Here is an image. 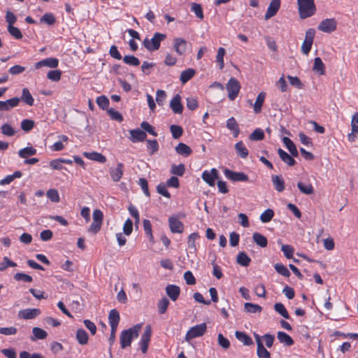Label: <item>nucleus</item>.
Instances as JSON below:
<instances>
[{
    "label": "nucleus",
    "instance_id": "nucleus-1",
    "mask_svg": "<svg viewBox=\"0 0 358 358\" xmlns=\"http://www.w3.org/2000/svg\"><path fill=\"white\" fill-rule=\"evenodd\" d=\"M299 13L301 19L313 16L316 12L314 0H297Z\"/></svg>",
    "mask_w": 358,
    "mask_h": 358
},
{
    "label": "nucleus",
    "instance_id": "nucleus-2",
    "mask_svg": "<svg viewBox=\"0 0 358 358\" xmlns=\"http://www.w3.org/2000/svg\"><path fill=\"white\" fill-rule=\"evenodd\" d=\"M166 37V34L156 32L151 39L145 38L143 43L148 50L155 51L159 48L161 42L164 41Z\"/></svg>",
    "mask_w": 358,
    "mask_h": 358
},
{
    "label": "nucleus",
    "instance_id": "nucleus-3",
    "mask_svg": "<svg viewBox=\"0 0 358 358\" xmlns=\"http://www.w3.org/2000/svg\"><path fill=\"white\" fill-rule=\"evenodd\" d=\"M241 88L239 81L235 78H231L226 85V89L228 92V97L231 101H234L238 95Z\"/></svg>",
    "mask_w": 358,
    "mask_h": 358
},
{
    "label": "nucleus",
    "instance_id": "nucleus-4",
    "mask_svg": "<svg viewBox=\"0 0 358 358\" xmlns=\"http://www.w3.org/2000/svg\"><path fill=\"white\" fill-rule=\"evenodd\" d=\"M315 30L313 28L308 29L306 31L305 39L301 45V50L303 55H308L311 50Z\"/></svg>",
    "mask_w": 358,
    "mask_h": 358
},
{
    "label": "nucleus",
    "instance_id": "nucleus-5",
    "mask_svg": "<svg viewBox=\"0 0 358 358\" xmlns=\"http://www.w3.org/2000/svg\"><path fill=\"white\" fill-rule=\"evenodd\" d=\"M337 28V22L335 18H327L322 20L317 29L325 33H331Z\"/></svg>",
    "mask_w": 358,
    "mask_h": 358
},
{
    "label": "nucleus",
    "instance_id": "nucleus-6",
    "mask_svg": "<svg viewBox=\"0 0 358 358\" xmlns=\"http://www.w3.org/2000/svg\"><path fill=\"white\" fill-rule=\"evenodd\" d=\"M120 314L119 312L116 309H112L109 312L108 315V321L110 325V336H115L118 324L120 322Z\"/></svg>",
    "mask_w": 358,
    "mask_h": 358
},
{
    "label": "nucleus",
    "instance_id": "nucleus-7",
    "mask_svg": "<svg viewBox=\"0 0 358 358\" xmlns=\"http://www.w3.org/2000/svg\"><path fill=\"white\" fill-rule=\"evenodd\" d=\"M201 178L209 186L213 187L215 180L218 178V171L215 168L210 171L206 170L202 173Z\"/></svg>",
    "mask_w": 358,
    "mask_h": 358
},
{
    "label": "nucleus",
    "instance_id": "nucleus-8",
    "mask_svg": "<svg viewBox=\"0 0 358 358\" xmlns=\"http://www.w3.org/2000/svg\"><path fill=\"white\" fill-rule=\"evenodd\" d=\"M224 173L228 179L234 182H245L248 180V176L243 172H235L227 169L224 170Z\"/></svg>",
    "mask_w": 358,
    "mask_h": 358
},
{
    "label": "nucleus",
    "instance_id": "nucleus-9",
    "mask_svg": "<svg viewBox=\"0 0 358 358\" xmlns=\"http://www.w3.org/2000/svg\"><path fill=\"white\" fill-rule=\"evenodd\" d=\"M187 42L182 38H175L173 42V50L178 55H185L187 51Z\"/></svg>",
    "mask_w": 358,
    "mask_h": 358
},
{
    "label": "nucleus",
    "instance_id": "nucleus-10",
    "mask_svg": "<svg viewBox=\"0 0 358 358\" xmlns=\"http://www.w3.org/2000/svg\"><path fill=\"white\" fill-rule=\"evenodd\" d=\"M124 165L122 162H118L115 168H110L109 173L113 182H119L124 174Z\"/></svg>",
    "mask_w": 358,
    "mask_h": 358
},
{
    "label": "nucleus",
    "instance_id": "nucleus-11",
    "mask_svg": "<svg viewBox=\"0 0 358 358\" xmlns=\"http://www.w3.org/2000/svg\"><path fill=\"white\" fill-rule=\"evenodd\" d=\"M41 313L39 308H26L18 312V317L24 320H32Z\"/></svg>",
    "mask_w": 358,
    "mask_h": 358
},
{
    "label": "nucleus",
    "instance_id": "nucleus-12",
    "mask_svg": "<svg viewBox=\"0 0 358 358\" xmlns=\"http://www.w3.org/2000/svg\"><path fill=\"white\" fill-rule=\"evenodd\" d=\"M59 65V59L55 57H48L42 59L34 64L36 69H40L42 67L47 66L51 69H55Z\"/></svg>",
    "mask_w": 358,
    "mask_h": 358
},
{
    "label": "nucleus",
    "instance_id": "nucleus-13",
    "mask_svg": "<svg viewBox=\"0 0 358 358\" xmlns=\"http://www.w3.org/2000/svg\"><path fill=\"white\" fill-rule=\"evenodd\" d=\"M169 225L172 233L182 234L184 231V224L177 217L171 216L169 218Z\"/></svg>",
    "mask_w": 358,
    "mask_h": 358
},
{
    "label": "nucleus",
    "instance_id": "nucleus-14",
    "mask_svg": "<svg viewBox=\"0 0 358 358\" xmlns=\"http://www.w3.org/2000/svg\"><path fill=\"white\" fill-rule=\"evenodd\" d=\"M280 0H271L264 15L265 20H268L275 16L280 8Z\"/></svg>",
    "mask_w": 358,
    "mask_h": 358
},
{
    "label": "nucleus",
    "instance_id": "nucleus-15",
    "mask_svg": "<svg viewBox=\"0 0 358 358\" xmlns=\"http://www.w3.org/2000/svg\"><path fill=\"white\" fill-rule=\"evenodd\" d=\"M20 99L18 97H13L6 101H0V111H8L11 108L17 107Z\"/></svg>",
    "mask_w": 358,
    "mask_h": 358
},
{
    "label": "nucleus",
    "instance_id": "nucleus-16",
    "mask_svg": "<svg viewBox=\"0 0 358 358\" xmlns=\"http://www.w3.org/2000/svg\"><path fill=\"white\" fill-rule=\"evenodd\" d=\"M170 108L176 114H181L183 111V106L181 103L180 94H176L170 101Z\"/></svg>",
    "mask_w": 358,
    "mask_h": 358
},
{
    "label": "nucleus",
    "instance_id": "nucleus-17",
    "mask_svg": "<svg viewBox=\"0 0 358 358\" xmlns=\"http://www.w3.org/2000/svg\"><path fill=\"white\" fill-rule=\"evenodd\" d=\"M129 132L131 135L130 140L133 143L143 142L147 138L145 131L139 129L130 130Z\"/></svg>",
    "mask_w": 358,
    "mask_h": 358
},
{
    "label": "nucleus",
    "instance_id": "nucleus-18",
    "mask_svg": "<svg viewBox=\"0 0 358 358\" xmlns=\"http://www.w3.org/2000/svg\"><path fill=\"white\" fill-rule=\"evenodd\" d=\"M165 289L166 294L173 301H176L178 299L180 294V288L178 285H168Z\"/></svg>",
    "mask_w": 358,
    "mask_h": 358
},
{
    "label": "nucleus",
    "instance_id": "nucleus-19",
    "mask_svg": "<svg viewBox=\"0 0 358 358\" xmlns=\"http://www.w3.org/2000/svg\"><path fill=\"white\" fill-rule=\"evenodd\" d=\"M257 350V354L259 358H271L269 352L264 348L262 337H255Z\"/></svg>",
    "mask_w": 358,
    "mask_h": 358
},
{
    "label": "nucleus",
    "instance_id": "nucleus-20",
    "mask_svg": "<svg viewBox=\"0 0 358 358\" xmlns=\"http://www.w3.org/2000/svg\"><path fill=\"white\" fill-rule=\"evenodd\" d=\"M206 331V323H201L192 327L185 336H203Z\"/></svg>",
    "mask_w": 358,
    "mask_h": 358
},
{
    "label": "nucleus",
    "instance_id": "nucleus-21",
    "mask_svg": "<svg viewBox=\"0 0 358 358\" xmlns=\"http://www.w3.org/2000/svg\"><path fill=\"white\" fill-rule=\"evenodd\" d=\"M266 92H261L257 96L256 100L253 104V110L255 113L259 114L262 111V108L263 106L265 98H266Z\"/></svg>",
    "mask_w": 358,
    "mask_h": 358
},
{
    "label": "nucleus",
    "instance_id": "nucleus-22",
    "mask_svg": "<svg viewBox=\"0 0 358 358\" xmlns=\"http://www.w3.org/2000/svg\"><path fill=\"white\" fill-rule=\"evenodd\" d=\"M278 153L282 161H283L288 166H293L296 164V161L294 159V157H293L291 154L289 155L282 148H278Z\"/></svg>",
    "mask_w": 358,
    "mask_h": 358
},
{
    "label": "nucleus",
    "instance_id": "nucleus-23",
    "mask_svg": "<svg viewBox=\"0 0 358 358\" xmlns=\"http://www.w3.org/2000/svg\"><path fill=\"white\" fill-rule=\"evenodd\" d=\"M271 180L275 189L278 192H282L285 189V181L282 176H272Z\"/></svg>",
    "mask_w": 358,
    "mask_h": 358
},
{
    "label": "nucleus",
    "instance_id": "nucleus-24",
    "mask_svg": "<svg viewBox=\"0 0 358 358\" xmlns=\"http://www.w3.org/2000/svg\"><path fill=\"white\" fill-rule=\"evenodd\" d=\"M83 155L92 161L98 162L100 163H105L106 162V157L101 153L96 152H84Z\"/></svg>",
    "mask_w": 358,
    "mask_h": 358
},
{
    "label": "nucleus",
    "instance_id": "nucleus-25",
    "mask_svg": "<svg viewBox=\"0 0 358 358\" xmlns=\"http://www.w3.org/2000/svg\"><path fill=\"white\" fill-rule=\"evenodd\" d=\"M176 152L183 157H188L192 153V150L187 145L179 143L176 147Z\"/></svg>",
    "mask_w": 358,
    "mask_h": 358
},
{
    "label": "nucleus",
    "instance_id": "nucleus-26",
    "mask_svg": "<svg viewBox=\"0 0 358 358\" xmlns=\"http://www.w3.org/2000/svg\"><path fill=\"white\" fill-rule=\"evenodd\" d=\"M282 142L293 157H298L299 152L293 141L288 137H284Z\"/></svg>",
    "mask_w": 358,
    "mask_h": 358
},
{
    "label": "nucleus",
    "instance_id": "nucleus-27",
    "mask_svg": "<svg viewBox=\"0 0 358 358\" xmlns=\"http://www.w3.org/2000/svg\"><path fill=\"white\" fill-rule=\"evenodd\" d=\"M254 242L261 248H266L268 245V240L266 236L260 233L255 232L252 235Z\"/></svg>",
    "mask_w": 358,
    "mask_h": 358
},
{
    "label": "nucleus",
    "instance_id": "nucleus-28",
    "mask_svg": "<svg viewBox=\"0 0 358 358\" xmlns=\"http://www.w3.org/2000/svg\"><path fill=\"white\" fill-rule=\"evenodd\" d=\"M20 99L29 106H33L34 103V99L27 88H24L22 90V96Z\"/></svg>",
    "mask_w": 358,
    "mask_h": 358
},
{
    "label": "nucleus",
    "instance_id": "nucleus-29",
    "mask_svg": "<svg viewBox=\"0 0 358 358\" xmlns=\"http://www.w3.org/2000/svg\"><path fill=\"white\" fill-rule=\"evenodd\" d=\"M227 127L233 131V136L237 137L239 134V127L236 119L233 117H230L227 121Z\"/></svg>",
    "mask_w": 358,
    "mask_h": 358
},
{
    "label": "nucleus",
    "instance_id": "nucleus-30",
    "mask_svg": "<svg viewBox=\"0 0 358 358\" xmlns=\"http://www.w3.org/2000/svg\"><path fill=\"white\" fill-rule=\"evenodd\" d=\"M36 149L32 146H29L20 149L18 151V155L20 158L27 159L30 156L36 155Z\"/></svg>",
    "mask_w": 358,
    "mask_h": 358
},
{
    "label": "nucleus",
    "instance_id": "nucleus-31",
    "mask_svg": "<svg viewBox=\"0 0 358 358\" xmlns=\"http://www.w3.org/2000/svg\"><path fill=\"white\" fill-rule=\"evenodd\" d=\"M143 325V323L137 324L128 329L122 331L120 336H138Z\"/></svg>",
    "mask_w": 358,
    "mask_h": 358
},
{
    "label": "nucleus",
    "instance_id": "nucleus-32",
    "mask_svg": "<svg viewBox=\"0 0 358 358\" xmlns=\"http://www.w3.org/2000/svg\"><path fill=\"white\" fill-rule=\"evenodd\" d=\"M196 71L193 69H188L181 72L180 80L182 84L187 83L191 78L194 77Z\"/></svg>",
    "mask_w": 358,
    "mask_h": 358
},
{
    "label": "nucleus",
    "instance_id": "nucleus-33",
    "mask_svg": "<svg viewBox=\"0 0 358 358\" xmlns=\"http://www.w3.org/2000/svg\"><path fill=\"white\" fill-rule=\"evenodd\" d=\"M236 262L243 266H248L251 262V259L245 252H241L238 254Z\"/></svg>",
    "mask_w": 358,
    "mask_h": 358
},
{
    "label": "nucleus",
    "instance_id": "nucleus-34",
    "mask_svg": "<svg viewBox=\"0 0 358 358\" xmlns=\"http://www.w3.org/2000/svg\"><path fill=\"white\" fill-rule=\"evenodd\" d=\"M313 69L320 75H324L325 73V66L320 57L315 58Z\"/></svg>",
    "mask_w": 358,
    "mask_h": 358
},
{
    "label": "nucleus",
    "instance_id": "nucleus-35",
    "mask_svg": "<svg viewBox=\"0 0 358 358\" xmlns=\"http://www.w3.org/2000/svg\"><path fill=\"white\" fill-rule=\"evenodd\" d=\"M297 187L301 193L306 195L311 194L314 192L313 186L310 183L304 184L302 182H298Z\"/></svg>",
    "mask_w": 358,
    "mask_h": 358
},
{
    "label": "nucleus",
    "instance_id": "nucleus-36",
    "mask_svg": "<svg viewBox=\"0 0 358 358\" xmlns=\"http://www.w3.org/2000/svg\"><path fill=\"white\" fill-rule=\"evenodd\" d=\"M235 149H236L238 155L241 158L244 159L248 156V154H249L248 150L242 141H239L235 144Z\"/></svg>",
    "mask_w": 358,
    "mask_h": 358
},
{
    "label": "nucleus",
    "instance_id": "nucleus-37",
    "mask_svg": "<svg viewBox=\"0 0 358 358\" xmlns=\"http://www.w3.org/2000/svg\"><path fill=\"white\" fill-rule=\"evenodd\" d=\"M143 224L145 234L148 237L150 242L154 243V236L152 234V224L150 221L148 220H144Z\"/></svg>",
    "mask_w": 358,
    "mask_h": 358
},
{
    "label": "nucleus",
    "instance_id": "nucleus-38",
    "mask_svg": "<svg viewBox=\"0 0 358 358\" xmlns=\"http://www.w3.org/2000/svg\"><path fill=\"white\" fill-rule=\"evenodd\" d=\"M350 338H352L350 342H345L341 345L340 350L343 353L350 351L352 345L355 348L356 343L358 342V337H350Z\"/></svg>",
    "mask_w": 358,
    "mask_h": 358
},
{
    "label": "nucleus",
    "instance_id": "nucleus-39",
    "mask_svg": "<svg viewBox=\"0 0 358 358\" xmlns=\"http://www.w3.org/2000/svg\"><path fill=\"white\" fill-rule=\"evenodd\" d=\"M56 22L55 15L52 13H45L40 19V22L48 25H53Z\"/></svg>",
    "mask_w": 358,
    "mask_h": 358
},
{
    "label": "nucleus",
    "instance_id": "nucleus-40",
    "mask_svg": "<svg viewBox=\"0 0 358 358\" xmlns=\"http://www.w3.org/2000/svg\"><path fill=\"white\" fill-rule=\"evenodd\" d=\"M226 54V50L224 48L220 47L217 50V53L216 55V62H217L219 65L220 69H222L224 66V57Z\"/></svg>",
    "mask_w": 358,
    "mask_h": 358
},
{
    "label": "nucleus",
    "instance_id": "nucleus-41",
    "mask_svg": "<svg viewBox=\"0 0 358 358\" xmlns=\"http://www.w3.org/2000/svg\"><path fill=\"white\" fill-rule=\"evenodd\" d=\"M185 172V166L183 164L178 165L172 164L171 168V173L175 176H182Z\"/></svg>",
    "mask_w": 358,
    "mask_h": 358
},
{
    "label": "nucleus",
    "instance_id": "nucleus-42",
    "mask_svg": "<svg viewBox=\"0 0 358 358\" xmlns=\"http://www.w3.org/2000/svg\"><path fill=\"white\" fill-rule=\"evenodd\" d=\"M274 216V212L272 209L265 210L260 215V220L263 223L269 222Z\"/></svg>",
    "mask_w": 358,
    "mask_h": 358
},
{
    "label": "nucleus",
    "instance_id": "nucleus-43",
    "mask_svg": "<svg viewBox=\"0 0 358 358\" xmlns=\"http://www.w3.org/2000/svg\"><path fill=\"white\" fill-rule=\"evenodd\" d=\"M46 196L52 202L58 203L60 201L59 192L56 189H48Z\"/></svg>",
    "mask_w": 358,
    "mask_h": 358
},
{
    "label": "nucleus",
    "instance_id": "nucleus-44",
    "mask_svg": "<svg viewBox=\"0 0 358 358\" xmlns=\"http://www.w3.org/2000/svg\"><path fill=\"white\" fill-rule=\"evenodd\" d=\"M275 310L285 319H289V315L285 306L281 303H276L274 305Z\"/></svg>",
    "mask_w": 358,
    "mask_h": 358
},
{
    "label": "nucleus",
    "instance_id": "nucleus-45",
    "mask_svg": "<svg viewBox=\"0 0 358 358\" xmlns=\"http://www.w3.org/2000/svg\"><path fill=\"white\" fill-rule=\"evenodd\" d=\"M244 308L246 312L250 313H261L262 310V308L260 306L252 303H245Z\"/></svg>",
    "mask_w": 358,
    "mask_h": 358
},
{
    "label": "nucleus",
    "instance_id": "nucleus-46",
    "mask_svg": "<svg viewBox=\"0 0 358 358\" xmlns=\"http://www.w3.org/2000/svg\"><path fill=\"white\" fill-rule=\"evenodd\" d=\"M169 301L167 298L164 297L162 298L159 302L157 303V308L158 312L160 314H164L166 313L168 306L169 305Z\"/></svg>",
    "mask_w": 358,
    "mask_h": 358
},
{
    "label": "nucleus",
    "instance_id": "nucleus-47",
    "mask_svg": "<svg viewBox=\"0 0 358 358\" xmlns=\"http://www.w3.org/2000/svg\"><path fill=\"white\" fill-rule=\"evenodd\" d=\"M8 31L15 39H21L23 36L19 28L13 25H8Z\"/></svg>",
    "mask_w": 358,
    "mask_h": 358
},
{
    "label": "nucleus",
    "instance_id": "nucleus-48",
    "mask_svg": "<svg viewBox=\"0 0 358 358\" xmlns=\"http://www.w3.org/2000/svg\"><path fill=\"white\" fill-rule=\"evenodd\" d=\"M1 133L6 136H13L15 134V130L14 128L8 123L3 124L1 127Z\"/></svg>",
    "mask_w": 358,
    "mask_h": 358
},
{
    "label": "nucleus",
    "instance_id": "nucleus-49",
    "mask_svg": "<svg viewBox=\"0 0 358 358\" xmlns=\"http://www.w3.org/2000/svg\"><path fill=\"white\" fill-rule=\"evenodd\" d=\"M147 148L150 155L154 154L159 150V143L157 140H147Z\"/></svg>",
    "mask_w": 358,
    "mask_h": 358
},
{
    "label": "nucleus",
    "instance_id": "nucleus-50",
    "mask_svg": "<svg viewBox=\"0 0 358 358\" xmlns=\"http://www.w3.org/2000/svg\"><path fill=\"white\" fill-rule=\"evenodd\" d=\"M170 131L171 132L172 136L175 139L179 138L183 133V129L182 127L179 125L173 124L170 127Z\"/></svg>",
    "mask_w": 358,
    "mask_h": 358
},
{
    "label": "nucleus",
    "instance_id": "nucleus-51",
    "mask_svg": "<svg viewBox=\"0 0 358 358\" xmlns=\"http://www.w3.org/2000/svg\"><path fill=\"white\" fill-rule=\"evenodd\" d=\"M17 264L11 261L8 257H4L2 262L0 263V271L6 270L8 267H15Z\"/></svg>",
    "mask_w": 358,
    "mask_h": 358
},
{
    "label": "nucleus",
    "instance_id": "nucleus-52",
    "mask_svg": "<svg viewBox=\"0 0 358 358\" xmlns=\"http://www.w3.org/2000/svg\"><path fill=\"white\" fill-rule=\"evenodd\" d=\"M123 61L125 64L133 66H137L140 64L139 59L134 55L124 56Z\"/></svg>",
    "mask_w": 358,
    "mask_h": 358
},
{
    "label": "nucleus",
    "instance_id": "nucleus-53",
    "mask_svg": "<svg viewBox=\"0 0 358 358\" xmlns=\"http://www.w3.org/2000/svg\"><path fill=\"white\" fill-rule=\"evenodd\" d=\"M191 10L194 13L196 16L200 20L203 19V9L200 4L192 3L191 6Z\"/></svg>",
    "mask_w": 358,
    "mask_h": 358
},
{
    "label": "nucleus",
    "instance_id": "nucleus-54",
    "mask_svg": "<svg viewBox=\"0 0 358 358\" xmlns=\"http://www.w3.org/2000/svg\"><path fill=\"white\" fill-rule=\"evenodd\" d=\"M200 236L198 233H192L188 236L187 245L188 247L194 250H196V241L199 238Z\"/></svg>",
    "mask_w": 358,
    "mask_h": 358
},
{
    "label": "nucleus",
    "instance_id": "nucleus-55",
    "mask_svg": "<svg viewBox=\"0 0 358 358\" xmlns=\"http://www.w3.org/2000/svg\"><path fill=\"white\" fill-rule=\"evenodd\" d=\"M62 71L60 70H51L47 74V78L54 82H57L61 79Z\"/></svg>",
    "mask_w": 358,
    "mask_h": 358
},
{
    "label": "nucleus",
    "instance_id": "nucleus-56",
    "mask_svg": "<svg viewBox=\"0 0 358 358\" xmlns=\"http://www.w3.org/2000/svg\"><path fill=\"white\" fill-rule=\"evenodd\" d=\"M274 268L279 274L285 277H289L290 275V272L289 271L287 268L282 264H275L274 265Z\"/></svg>",
    "mask_w": 358,
    "mask_h": 358
},
{
    "label": "nucleus",
    "instance_id": "nucleus-57",
    "mask_svg": "<svg viewBox=\"0 0 358 358\" xmlns=\"http://www.w3.org/2000/svg\"><path fill=\"white\" fill-rule=\"evenodd\" d=\"M166 99V93L163 90H157L156 92V101L159 106H163Z\"/></svg>",
    "mask_w": 358,
    "mask_h": 358
},
{
    "label": "nucleus",
    "instance_id": "nucleus-58",
    "mask_svg": "<svg viewBox=\"0 0 358 358\" xmlns=\"http://www.w3.org/2000/svg\"><path fill=\"white\" fill-rule=\"evenodd\" d=\"M281 250L284 253V255L287 259H291L293 257L294 249L290 245H282L281 247Z\"/></svg>",
    "mask_w": 358,
    "mask_h": 358
},
{
    "label": "nucleus",
    "instance_id": "nucleus-59",
    "mask_svg": "<svg viewBox=\"0 0 358 358\" xmlns=\"http://www.w3.org/2000/svg\"><path fill=\"white\" fill-rule=\"evenodd\" d=\"M29 292L36 299L38 300L46 299L48 297V294L41 290L31 288L29 289Z\"/></svg>",
    "mask_w": 358,
    "mask_h": 358
},
{
    "label": "nucleus",
    "instance_id": "nucleus-60",
    "mask_svg": "<svg viewBox=\"0 0 358 358\" xmlns=\"http://www.w3.org/2000/svg\"><path fill=\"white\" fill-rule=\"evenodd\" d=\"M264 138V133L261 129H256L250 136V139L252 141H261Z\"/></svg>",
    "mask_w": 358,
    "mask_h": 358
},
{
    "label": "nucleus",
    "instance_id": "nucleus-61",
    "mask_svg": "<svg viewBox=\"0 0 358 358\" xmlns=\"http://www.w3.org/2000/svg\"><path fill=\"white\" fill-rule=\"evenodd\" d=\"M34 127V122L31 120L25 119L21 122V128L24 131H31Z\"/></svg>",
    "mask_w": 358,
    "mask_h": 358
},
{
    "label": "nucleus",
    "instance_id": "nucleus-62",
    "mask_svg": "<svg viewBox=\"0 0 358 358\" xmlns=\"http://www.w3.org/2000/svg\"><path fill=\"white\" fill-rule=\"evenodd\" d=\"M14 279L17 280V281L22 280V281H24L25 282H31L33 280L32 277L31 275H27V274L24 273H15V275H14Z\"/></svg>",
    "mask_w": 358,
    "mask_h": 358
},
{
    "label": "nucleus",
    "instance_id": "nucleus-63",
    "mask_svg": "<svg viewBox=\"0 0 358 358\" xmlns=\"http://www.w3.org/2000/svg\"><path fill=\"white\" fill-rule=\"evenodd\" d=\"M96 103L99 108L104 110L108 108L109 105V100L106 96L102 95L96 98Z\"/></svg>",
    "mask_w": 358,
    "mask_h": 358
},
{
    "label": "nucleus",
    "instance_id": "nucleus-64",
    "mask_svg": "<svg viewBox=\"0 0 358 358\" xmlns=\"http://www.w3.org/2000/svg\"><path fill=\"white\" fill-rule=\"evenodd\" d=\"M351 128L352 132L358 134V112H356L352 117Z\"/></svg>",
    "mask_w": 358,
    "mask_h": 358
}]
</instances>
